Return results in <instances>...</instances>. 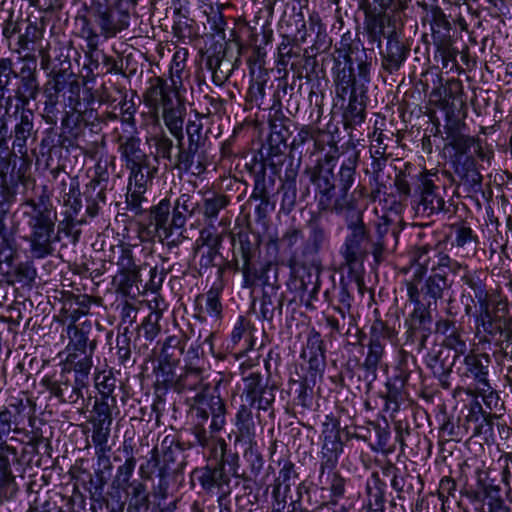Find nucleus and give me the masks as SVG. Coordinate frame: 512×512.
Listing matches in <instances>:
<instances>
[{
  "label": "nucleus",
  "mask_w": 512,
  "mask_h": 512,
  "mask_svg": "<svg viewBox=\"0 0 512 512\" xmlns=\"http://www.w3.org/2000/svg\"><path fill=\"white\" fill-rule=\"evenodd\" d=\"M334 166L333 158L325 157L316 165L306 167L303 173L315 187L319 211L345 214L348 233L339 251L343 260L340 267L347 272L349 281L360 288L366 257L372 254L375 262H381L386 251L395 249L399 230L384 221L377 223L375 232L371 234L364 223L363 212L357 208L354 193H349L355 182L356 155L343 161L337 174Z\"/></svg>",
  "instance_id": "obj_1"
},
{
  "label": "nucleus",
  "mask_w": 512,
  "mask_h": 512,
  "mask_svg": "<svg viewBox=\"0 0 512 512\" xmlns=\"http://www.w3.org/2000/svg\"><path fill=\"white\" fill-rule=\"evenodd\" d=\"M333 75L338 97L349 103L344 112L346 124L360 125L365 120V98L371 81L373 50L366 49L360 39L350 33L342 36L335 49Z\"/></svg>",
  "instance_id": "obj_2"
},
{
  "label": "nucleus",
  "mask_w": 512,
  "mask_h": 512,
  "mask_svg": "<svg viewBox=\"0 0 512 512\" xmlns=\"http://www.w3.org/2000/svg\"><path fill=\"white\" fill-rule=\"evenodd\" d=\"M14 233L29 231L22 237L29 244V252L35 259H43L54 253L57 211L46 187L34 198L23 201L14 212Z\"/></svg>",
  "instance_id": "obj_3"
},
{
  "label": "nucleus",
  "mask_w": 512,
  "mask_h": 512,
  "mask_svg": "<svg viewBox=\"0 0 512 512\" xmlns=\"http://www.w3.org/2000/svg\"><path fill=\"white\" fill-rule=\"evenodd\" d=\"M188 404L195 442L201 447H207L213 434L221 431L226 424L225 403L220 396L211 395Z\"/></svg>",
  "instance_id": "obj_4"
},
{
  "label": "nucleus",
  "mask_w": 512,
  "mask_h": 512,
  "mask_svg": "<svg viewBox=\"0 0 512 512\" xmlns=\"http://www.w3.org/2000/svg\"><path fill=\"white\" fill-rule=\"evenodd\" d=\"M260 244L259 235L247 231H240L232 238V264L235 271L242 272L244 287H253L262 276L257 267Z\"/></svg>",
  "instance_id": "obj_5"
},
{
  "label": "nucleus",
  "mask_w": 512,
  "mask_h": 512,
  "mask_svg": "<svg viewBox=\"0 0 512 512\" xmlns=\"http://www.w3.org/2000/svg\"><path fill=\"white\" fill-rule=\"evenodd\" d=\"M139 0H107L94 10L96 23L105 38H111L129 26V11Z\"/></svg>",
  "instance_id": "obj_6"
},
{
  "label": "nucleus",
  "mask_w": 512,
  "mask_h": 512,
  "mask_svg": "<svg viewBox=\"0 0 512 512\" xmlns=\"http://www.w3.org/2000/svg\"><path fill=\"white\" fill-rule=\"evenodd\" d=\"M462 270V264L449 255L438 253L437 262L432 265V274L425 280L421 292L425 298L436 305L439 299L443 298L444 292L453 285V280L448 279L447 273L458 275Z\"/></svg>",
  "instance_id": "obj_7"
},
{
  "label": "nucleus",
  "mask_w": 512,
  "mask_h": 512,
  "mask_svg": "<svg viewBox=\"0 0 512 512\" xmlns=\"http://www.w3.org/2000/svg\"><path fill=\"white\" fill-rule=\"evenodd\" d=\"M244 388L241 395L243 404L250 410L268 411L275 401V391L278 386L268 376L265 380L261 372L252 371L243 377Z\"/></svg>",
  "instance_id": "obj_8"
},
{
  "label": "nucleus",
  "mask_w": 512,
  "mask_h": 512,
  "mask_svg": "<svg viewBox=\"0 0 512 512\" xmlns=\"http://www.w3.org/2000/svg\"><path fill=\"white\" fill-rule=\"evenodd\" d=\"M161 381L166 387L172 388L179 394L192 393L187 397V403L207 398L210 385L204 382L203 369L191 364H185L184 371L176 375L174 371L167 372Z\"/></svg>",
  "instance_id": "obj_9"
},
{
  "label": "nucleus",
  "mask_w": 512,
  "mask_h": 512,
  "mask_svg": "<svg viewBox=\"0 0 512 512\" xmlns=\"http://www.w3.org/2000/svg\"><path fill=\"white\" fill-rule=\"evenodd\" d=\"M342 451V443L339 440L338 435L325 436L322 447V458L320 463V483L323 482V476L325 470L328 469V478L330 480L329 490L331 493L330 503L336 505L339 498H342L345 494V479L338 473L334 472L333 469L337 464L338 455Z\"/></svg>",
  "instance_id": "obj_10"
},
{
  "label": "nucleus",
  "mask_w": 512,
  "mask_h": 512,
  "mask_svg": "<svg viewBox=\"0 0 512 512\" xmlns=\"http://www.w3.org/2000/svg\"><path fill=\"white\" fill-rule=\"evenodd\" d=\"M41 385L59 402L69 404H75L82 399L84 390L88 388V385L81 384L79 380L75 379L71 371L66 370H62L59 375L43 377Z\"/></svg>",
  "instance_id": "obj_11"
},
{
  "label": "nucleus",
  "mask_w": 512,
  "mask_h": 512,
  "mask_svg": "<svg viewBox=\"0 0 512 512\" xmlns=\"http://www.w3.org/2000/svg\"><path fill=\"white\" fill-rule=\"evenodd\" d=\"M432 174H420L418 185L415 189L417 194L416 212L425 217H430L444 210L445 200L441 195L440 187L434 182Z\"/></svg>",
  "instance_id": "obj_12"
},
{
  "label": "nucleus",
  "mask_w": 512,
  "mask_h": 512,
  "mask_svg": "<svg viewBox=\"0 0 512 512\" xmlns=\"http://www.w3.org/2000/svg\"><path fill=\"white\" fill-rule=\"evenodd\" d=\"M431 302L427 301V305H419L414 308L409 317L405 320L406 341L411 344H417L418 350L426 348V343L432 334Z\"/></svg>",
  "instance_id": "obj_13"
},
{
  "label": "nucleus",
  "mask_w": 512,
  "mask_h": 512,
  "mask_svg": "<svg viewBox=\"0 0 512 512\" xmlns=\"http://www.w3.org/2000/svg\"><path fill=\"white\" fill-rule=\"evenodd\" d=\"M19 463L18 451L7 442H0V500L13 498L18 486L11 465Z\"/></svg>",
  "instance_id": "obj_14"
},
{
  "label": "nucleus",
  "mask_w": 512,
  "mask_h": 512,
  "mask_svg": "<svg viewBox=\"0 0 512 512\" xmlns=\"http://www.w3.org/2000/svg\"><path fill=\"white\" fill-rule=\"evenodd\" d=\"M464 271L461 276V281L467 286V299L470 301L465 304V314L470 316L472 314V305L490 299L487 289L488 274L485 270L474 269L471 270L467 265L462 264Z\"/></svg>",
  "instance_id": "obj_15"
},
{
  "label": "nucleus",
  "mask_w": 512,
  "mask_h": 512,
  "mask_svg": "<svg viewBox=\"0 0 512 512\" xmlns=\"http://www.w3.org/2000/svg\"><path fill=\"white\" fill-rule=\"evenodd\" d=\"M410 47L404 43L396 31H391L386 37V43L380 48L381 67L389 73L397 72L406 61Z\"/></svg>",
  "instance_id": "obj_16"
},
{
  "label": "nucleus",
  "mask_w": 512,
  "mask_h": 512,
  "mask_svg": "<svg viewBox=\"0 0 512 512\" xmlns=\"http://www.w3.org/2000/svg\"><path fill=\"white\" fill-rule=\"evenodd\" d=\"M187 342L185 334L171 335L162 343L158 356V376L164 377L167 372H172L180 363Z\"/></svg>",
  "instance_id": "obj_17"
},
{
  "label": "nucleus",
  "mask_w": 512,
  "mask_h": 512,
  "mask_svg": "<svg viewBox=\"0 0 512 512\" xmlns=\"http://www.w3.org/2000/svg\"><path fill=\"white\" fill-rule=\"evenodd\" d=\"M27 418V406L22 399H15L7 405L0 407V442L3 437L10 432L15 434L25 433L26 430L21 427Z\"/></svg>",
  "instance_id": "obj_18"
},
{
  "label": "nucleus",
  "mask_w": 512,
  "mask_h": 512,
  "mask_svg": "<svg viewBox=\"0 0 512 512\" xmlns=\"http://www.w3.org/2000/svg\"><path fill=\"white\" fill-rule=\"evenodd\" d=\"M35 114L30 110H23L21 115L15 118V126L13 130L12 151L15 155L19 154L23 157L27 154L28 140L34 141L37 137V130L34 127Z\"/></svg>",
  "instance_id": "obj_19"
},
{
  "label": "nucleus",
  "mask_w": 512,
  "mask_h": 512,
  "mask_svg": "<svg viewBox=\"0 0 512 512\" xmlns=\"http://www.w3.org/2000/svg\"><path fill=\"white\" fill-rule=\"evenodd\" d=\"M490 358L487 354L468 353L458 368L461 377L475 382L477 387L488 386Z\"/></svg>",
  "instance_id": "obj_20"
},
{
  "label": "nucleus",
  "mask_w": 512,
  "mask_h": 512,
  "mask_svg": "<svg viewBox=\"0 0 512 512\" xmlns=\"http://www.w3.org/2000/svg\"><path fill=\"white\" fill-rule=\"evenodd\" d=\"M202 488L208 493L225 495L229 492L230 478L223 470V463L206 466L195 471Z\"/></svg>",
  "instance_id": "obj_21"
},
{
  "label": "nucleus",
  "mask_w": 512,
  "mask_h": 512,
  "mask_svg": "<svg viewBox=\"0 0 512 512\" xmlns=\"http://www.w3.org/2000/svg\"><path fill=\"white\" fill-rule=\"evenodd\" d=\"M116 143L126 168L149 163V156L141 149V139L136 135H119Z\"/></svg>",
  "instance_id": "obj_22"
},
{
  "label": "nucleus",
  "mask_w": 512,
  "mask_h": 512,
  "mask_svg": "<svg viewBox=\"0 0 512 512\" xmlns=\"http://www.w3.org/2000/svg\"><path fill=\"white\" fill-rule=\"evenodd\" d=\"M176 140V148H177V154L174 156L172 167L174 169H177L179 171L189 172L193 167L195 168L194 174H200L205 170V165L202 161H198V163L195 164V158L198 157L199 159L204 154L197 148L185 145L184 144V137L183 138H177Z\"/></svg>",
  "instance_id": "obj_23"
},
{
  "label": "nucleus",
  "mask_w": 512,
  "mask_h": 512,
  "mask_svg": "<svg viewBox=\"0 0 512 512\" xmlns=\"http://www.w3.org/2000/svg\"><path fill=\"white\" fill-rule=\"evenodd\" d=\"M473 399L465 406L468 413L464 419V426L466 430H472V435L476 436L482 433L484 426H490L492 424L490 414H488L482 407L478 400V395L474 392L468 391Z\"/></svg>",
  "instance_id": "obj_24"
},
{
  "label": "nucleus",
  "mask_w": 512,
  "mask_h": 512,
  "mask_svg": "<svg viewBox=\"0 0 512 512\" xmlns=\"http://www.w3.org/2000/svg\"><path fill=\"white\" fill-rule=\"evenodd\" d=\"M221 237L214 235L210 230L203 229L200 236L196 241L194 247L195 253L199 252L204 246H207L206 251L201 254L199 265L201 268L213 267L216 256L219 254V247L221 245Z\"/></svg>",
  "instance_id": "obj_25"
},
{
  "label": "nucleus",
  "mask_w": 512,
  "mask_h": 512,
  "mask_svg": "<svg viewBox=\"0 0 512 512\" xmlns=\"http://www.w3.org/2000/svg\"><path fill=\"white\" fill-rule=\"evenodd\" d=\"M455 174L470 189L478 190L481 188L482 175L476 167V161L471 156L457 157L454 161Z\"/></svg>",
  "instance_id": "obj_26"
},
{
  "label": "nucleus",
  "mask_w": 512,
  "mask_h": 512,
  "mask_svg": "<svg viewBox=\"0 0 512 512\" xmlns=\"http://www.w3.org/2000/svg\"><path fill=\"white\" fill-rule=\"evenodd\" d=\"M198 210H200V203L194 194H180L173 206L174 227L176 229L183 228L186 224L187 216H193Z\"/></svg>",
  "instance_id": "obj_27"
},
{
  "label": "nucleus",
  "mask_w": 512,
  "mask_h": 512,
  "mask_svg": "<svg viewBox=\"0 0 512 512\" xmlns=\"http://www.w3.org/2000/svg\"><path fill=\"white\" fill-rule=\"evenodd\" d=\"M235 426V441L244 442L251 446L254 443L256 426L252 410L248 406H240L236 414Z\"/></svg>",
  "instance_id": "obj_28"
},
{
  "label": "nucleus",
  "mask_w": 512,
  "mask_h": 512,
  "mask_svg": "<svg viewBox=\"0 0 512 512\" xmlns=\"http://www.w3.org/2000/svg\"><path fill=\"white\" fill-rule=\"evenodd\" d=\"M170 209L171 203L167 198L150 209V223L155 226L156 231H162L166 237L176 229L173 225V216L170 219Z\"/></svg>",
  "instance_id": "obj_29"
},
{
  "label": "nucleus",
  "mask_w": 512,
  "mask_h": 512,
  "mask_svg": "<svg viewBox=\"0 0 512 512\" xmlns=\"http://www.w3.org/2000/svg\"><path fill=\"white\" fill-rule=\"evenodd\" d=\"M296 177L297 171L292 167L291 162L290 168H287L285 171V177L282 179L280 188L282 194L281 211L285 214H289L297 203Z\"/></svg>",
  "instance_id": "obj_30"
},
{
  "label": "nucleus",
  "mask_w": 512,
  "mask_h": 512,
  "mask_svg": "<svg viewBox=\"0 0 512 512\" xmlns=\"http://www.w3.org/2000/svg\"><path fill=\"white\" fill-rule=\"evenodd\" d=\"M37 271L32 261L19 262L4 274L9 285L20 284L22 287H31L36 279Z\"/></svg>",
  "instance_id": "obj_31"
},
{
  "label": "nucleus",
  "mask_w": 512,
  "mask_h": 512,
  "mask_svg": "<svg viewBox=\"0 0 512 512\" xmlns=\"http://www.w3.org/2000/svg\"><path fill=\"white\" fill-rule=\"evenodd\" d=\"M453 229L455 237L451 243L452 247L457 248L464 257L474 255L477 250L478 237L473 233V230L462 224L454 225Z\"/></svg>",
  "instance_id": "obj_32"
},
{
  "label": "nucleus",
  "mask_w": 512,
  "mask_h": 512,
  "mask_svg": "<svg viewBox=\"0 0 512 512\" xmlns=\"http://www.w3.org/2000/svg\"><path fill=\"white\" fill-rule=\"evenodd\" d=\"M385 343H372L367 344V354L361 368L364 370V378L369 383L377 378V370L385 355Z\"/></svg>",
  "instance_id": "obj_33"
},
{
  "label": "nucleus",
  "mask_w": 512,
  "mask_h": 512,
  "mask_svg": "<svg viewBox=\"0 0 512 512\" xmlns=\"http://www.w3.org/2000/svg\"><path fill=\"white\" fill-rule=\"evenodd\" d=\"M309 236L303 247V255L306 257L315 256L328 242V231L318 220L310 221Z\"/></svg>",
  "instance_id": "obj_34"
},
{
  "label": "nucleus",
  "mask_w": 512,
  "mask_h": 512,
  "mask_svg": "<svg viewBox=\"0 0 512 512\" xmlns=\"http://www.w3.org/2000/svg\"><path fill=\"white\" fill-rule=\"evenodd\" d=\"M230 203L229 197L222 193H209L204 196L200 211L205 221L209 225H213L217 220L220 212L224 210Z\"/></svg>",
  "instance_id": "obj_35"
},
{
  "label": "nucleus",
  "mask_w": 512,
  "mask_h": 512,
  "mask_svg": "<svg viewBox=\"0 0 512 512\" xmlns=\"http://www.w3.org/2000/svg\"><path fill=\"white\" fill-rule=\"evenodd\" d=\"M186 109L182 105H177V107L164 109L162 111V118L164 124L171 136L175 139L184 137V118L186 114Z\"/></svg>",
  "instance_id": "obj_36"
},
{
  "label": "nucleus",
  "mask_w": 512,
  "mask_h": 512,
  "mask_svg": "<svg viewBox=\"0 0 512 512\" xmlns=\"http://www.w3.org/2000/svg\"><path fill=\"white\" fill-rule=\"evenodd\" d=\"M149 141L155 148L154 159L157 162L159 160H165L172 166L174 160V156L172 154L174 143L166 132L161 130L159 133L153 134Z\"/></svg>",
  "instance_id": "obj_37"
},
{
  "label": "nucleus",
  "mask_w": 512,
  "mask_h": 512,
  "mask_svg": "<svg viewBox=\"0 0 512 512\" xmlns=\"http://www.w3.org/2000/svg\"><path fill=\"white\" fill-rule=\"evenodd\" d=\"M116 405V398L96 399L92 412L94 416L90 420L92 425L111 426L113 422L112 408Z\"/></svg>",
  "instance_id": "obj_38"
},
{
  "label": "nucleus",
  "mask_w": 512,
  "mask_h": 512,
  "mask_svg": "<svg viewBox=\"0 0 512 512\" xmlns=\"http://www.w3.org/2000/svg\"><path fill=\"white\" fill-rule=\"evenodd\" d=\"M477 394L482 397L483 402L487 409H489L488 414H490V418L492 417L498 418L503 415L505 412L504 401L500 398L497 391L492 389L490 384L488 386L477 387Z\"/></svg>",
  "instance_id": "obj_39"
},
{
  "label": "nucleus",
  "mask_w": 512,
  "mask_h": 512,
  "mask_svg": "<svg viewBox=\"0 0 512 512\" xmlns=\"http://www.w3.org/2000/svg\"><path fill=\"white\" fill-rule=\"evenodd\" d=\"M448 358V351L444 348L428 353L426 363L434 376H445L446 371H452L455 362H449Z\"/></svg>",
  "instance_id": "obj_40"
},
{
  "label": "nucleus",
  "mask_w": 512,
  "mask_h": 512,
  "mask_svg": "<svg viewBox=\"0 0 512 512\" xmlns=\"http://www.w3.org/2000/svg\"><path fill=\"white\" fill-rule=\"evenodd\" d=\"M473 497L474 500L483 502L487 509L504 501L500 486L492 482L480 484L479 488L473 492Z\"/></svg>",
  "instance_id": "obj_41"
},
{
  "label": "nucleus",
  "mask_w": 512,
  "mask_h": 512,
  "mask_svg": "<svg viewBox=\"0 0 512 512\" xmlns=\"http://www.w3.org/2000/svg\"><path fill=\"white\" fill-rule=\"evenodd\" d=\"M97 341L95 339H92L90 342V352L87 354H83L84 357L79 359L75 365L74 370L71 371L72 376H74L75 379L79 380L81 384L88 385L89 383V374L90 370L92 368V356L94 354V351L96 349Z\"/></svg>",
  "instance_id": "obj_42"
},
{
  "label": "nucleus",
  "mask_w": 512,
  "mask_h": 512,
  "mask_svg": "<svg viewBox=\"0 0 512 512\" xmlns=\"http://www.w3.org/2000/svg\"><path fill=\"white\" fill-rule=\"evenodd\" d=\"M64 205L68 207V216L77 217L82 209L79 182L76 178L70 179L68 192L64 193Z\"/></svg>",
  "instance_id": "obj_43"
},
{
  "label": "nucleus",
  "mask_w": 512,
  "mask_h": 512,
  "mask_svg": "<svg viewBox=\"0 0 512 512\" xmlns=\"http://www.w3.org/2000/svg\"><path fill=\"white\" fill-rule=\"evenodd\" d=\"M126 169L129 171V185L133 182L134 188L144 190L147 188L148 179H152L157 171V168H150V162Z\"/></svg>",
  "instance_id": "obj_44"
},
{
  "label": "nucleus",
  "mask_w": 512,
  "mask_h": 512,
  "mask_svg": "<svg viewBox=\"0 0 512 512\" xmlns=\"http://www.w3.org/2000/svg\"><path fill=\"white\" fill-rule=\"evenodd\" d=\"M69 337V347L73 351L80 352L81 354H87L90 352V342L88 332L78 328L75 325H69L67 328Z\"/></svg>",
  "instance_id": "obj_45"
},
{
  "label": "nucleus",
  "mask_w": 512,
  "mask_h": 512,
  "mask_svg": "<svg viewBox=\"0 0 512 512\" xmlns=\"http://www.w3.org/2000/svg\"><path fill=\"white\" fill-rule=\"evenodd\" d=\"M191 446L192 445H187L185 442L177 440L175 436H165L161 443L164 462L167 465L170 463H175L178 454L190 448Z\"/></svg>",
  "instance_id": "obj_46"
},
{
  "label": "nucleus",
  "mask_w": 512,
  "mask_h": 512,
  "mask_svg": "<svg viewBox=\"0 0 512 512\" xmlns=\"http://www.w3.org/2000/svg\"><path fill=\"white\" fill-rule=\"evenodd\" d=\"M507 324L502 318H497L490 322H485L476 326V335L480 336V342L491 343L498 339L499 334Z\"/></svg>",
  "instance_id": "obj_47"
},
{
  "label": "nucleus",
  "mask_w": 512,
  "mask_h": 512,
  "mask_svg": "<svg viewBox=\"0 0 512 512\" xmlns=\"http://www.w3.org/2000/svg\"><path fill=\"white\" fill-rule=\"evenodd\" d=\"M443 346L446 350L454 351V362L457 361L461 356L467 355V344L465 339L463 338V333L460 329L453 330L452 333L447 334V336L443 340Z\"/></svg>",
  "instance_id": "obj_48"
},
{
  "label": "nucleus",
  "mask_w": 512,
  "mask_h": 512,
  "mask_svg": "<svg viewBox=\"0 0 512 512\" xmlns=\"http://www.w3.org/2000/svg\"><path fill=\"white\" fill-rule=\"evenodd\" d=\"M137 460L135 457L126 459L125 462L117 468L116 474L112 480V487L125 490L136 467Z\"/></svg>",
  "instance_id": "obj_49"
},
{
  "label": "nucleus",
  "mask_w": 512,
  "mask_h": 512,
  "mask_svg": "<svg viewBox=\"0 0 512 512\" xmlns=\"http://www.w3.org/2000/svg\"><path fill=\"white\" fill-rule=\"evenodd\" d=\"M283 300L277 296L276 291L273 295L264 292L261 298L260 314L263 320L272 321L275 310L278 309L279 314L282 313Z\"/></svg>",
  "instance_id": "obj_50"
},
{
  "label": "nucleus",
  "mask_w": 512,
  "mask_h": 512,
  "mask_svg": "<svg viewBox=\"0 0 512 512\" xmlns=\"http://www.w3.org/2000/svg\"><path fill=\"white\" fill-rule=\"evenodd\" d=\"M250 322L245 317L240 316L232 330L231 341L234 345L239 344L242 339L245 341L244 349H251L253 342L251 340Z\"/></svg>",
  "instance_id": "obj_51"
},
{
  "label": "nucleus",
  "mask_w": 512,
  "mask_h": 512,
  "mask_svg": "<svg viewBox=\"0 0 512 512\" xmlns=\"http://www.w3.org/2000/svg\"><path fill=\"white\" fill-rule=\"evenodd\" d=\"M17 98L27 105L31 100H35L39 93V83L37 79L19 80L18 86L14 89Z\"/></svg>",
  "instance_id": "obj_52"
},
{
  "label": "nucleus",
  "mask_w": 512,
  "mask_h": 512,
  "mask_svg": "<svg viewBox=\"0 0 512 512\" xmlns=\"http://www.w3.org/2000/svg\"><path fill=\"white\" fill-rule=\"evenodd\" d=\"M26 103L21 102L19 98H17V94L14 92L13 95H4L3 101L0 102V113L3 111V115L7 116L9 118L14 117L16 118V115H21V112L23 110H30Z\"/></svg>",
  "instance_id": "obj_53"
},
{
  "label": "nucleus",
  "mask_w": 512,
  "mask_h": 512,
  "mask_svg": "<svg viewBox=\"0 0 512 512\" xmlns=\"http://www.w3.org/2000/svg\"><path fill=\"white\" fill-rule=\"evenodd\" d=\"M395 331L389 327L385 322L376 319L370 327L369 342L372 343H385L386 340H392L395 337Z\"/></svg>",
  "instance_id": "obj_54"
},
{
  "label": "nucleus",
  "mask_w": 512,
  "mask_h": 512,
  "mask_svg": "<svg viewBox=\"0 0 512 512\" xmlns=\"http://www.w3.org/2000/svg\"><path fill=\"white\" fill-rule=\"evenodd\" d=\"M493 342L499 347L503 357L512 362V324H505L498 339ZM508 372L512 373V364L508 367Z\"/></svg>",
  "instance_id": "obj_55"
},
{
  "label": "nucleus",
  "mask_w": 512,
  "mask_h": 512,
  "mask_svg": "<svg viewBox=\"0 0 512 512\" xmlns=\"http://www.w3.org/2000/svg\"><path fill=\"white\" fill-rule=\"evenodd\" d=\"M374 485H367L368 501L366 506L384 508L385 484L374 474Z\"/></svg>",
  "instance_id": "obj_56"
},
{
  "label": "nucleus",
  "mask_w": 512,
  "mask_h": 512,
  "mask_svg": "<svg viewBox=\"0 0 512 512\" xmlns=\"http://www.w3.org/2000/svg\"><path fill=\"white\" fill-rule=\"evenodd\" d=\"M449 145L458 154V157H465V154L475 144L476 139L458 132H452L448 135Z\"/></svg>",
  "instance_id": "obj_57"
},
{
  "label": "nucleus",
  "mask_w": 512,
  "mask_h": 512,
  "mask_svg": "<svg viewBox=\"0 0 512 512\" xmlns=\"http://www.w3.org/2000/svg\"><path fill=\"white\" fill-rule=\"evenodd\" d=\"M279 464L281 465V462H279ZM297 478L298 473L296 472L294 463L290 460H284L275 482L285 487L286 491H290L291 486L295 484Z\"/></svg>",
  "instance_id": "obj_58"
},
{
  "label": "nucleus",
  "mask_w": 512,
  "mask_h": 512,
  "mask_svg": "<svg viewBox=\"0 0 512 512\" xmlns=\"http://www.w3.org/2000/svg\"><path fill=\"white\" fill-rule=\"evenodd\" d=\"M95 386L101 394V398H115L112 393L116 386V379L111 372H99L95 376Z\"/></svg>",
  "instance_id": "obj_59"
},
{
  "label": "nucleus",
  "mask_w": 512,
  "mask_h": 512,
  "mask_svg": "<svg viewBox=\"0 0 512 512\" xmlns=\"http://www.w3.org/2000/svg\"><path fill=\"white\" fill-rule=\"evenodd\" d=\"M14 78L13 61L10 58L0 59V102L8 91L11 79Z\"/></svg>",
  "instance_id": "obj_60"
},
{
  "label": "nucleus",
  "mask_w": 512,
  "mask_h": 512,
  "mask_svg": "<svg viewBox=\"0 0 512 512\" xmlns=\"http://www.w3.org/2000/svg\"><path fill=\"white\" fill-rule=\"evenodd\" d=\"M323 354H325V346L321 334L316 330H312L308 335L306 347L302 351L301 356L303 359H306L307 356Z\"/></svg>",
  "instance_id": "obj_61"
},
{
  "label": "nucleus",
  "mask_w": 512,
  "mask_h": 512,
  "mask_svg": "<svg viewBox=\"0 0 512 512\" xmlns=\"http://www.w3.org/2000/svg\"><path fill=\"white\" fill-rule=\"evenodd\" d=\"M385 15L375 14L367 21V31L369 37L373 42H378V46L381 44V37L384 35L385 28Z\"/></svg>",
  "instance_id": "obj_62"
},
{
  "label": "nucleus",
  "mask_w": 512,
  "mask_h": 512,
  "mask_svg": "<svg viewBox=\"0 0 512 512\" xmlns=\"http://www.w3.org/2000/svg\"><path fill=\"white\" fill-rule=\"evenodd\" d=\"M431 248L428 245L416 247L412 253V259L417 264L418 268L416 276L422 279L424 273L427 271L430 263L429 252Z\"/></svg>",
  "instance_id": "obj_63"
},
{
  "label": "nucleus",
  "mask_w": 512,
  "mask_h": 512,
  "mask_svg": "<svg viewBox=\"0 0 512 512\" xmlns=\"http://www.w3.org/2000/svg\"><path fill=\"white\" fill-rule=\"evenodd\" d=\"M130 342V337L126 332L117 336L116 348L118 360L124 366H127L128 364L132 366L135 363V361H131Z\"/></svg>",
  "instance_id": "obj_64"
}]
</instances>
